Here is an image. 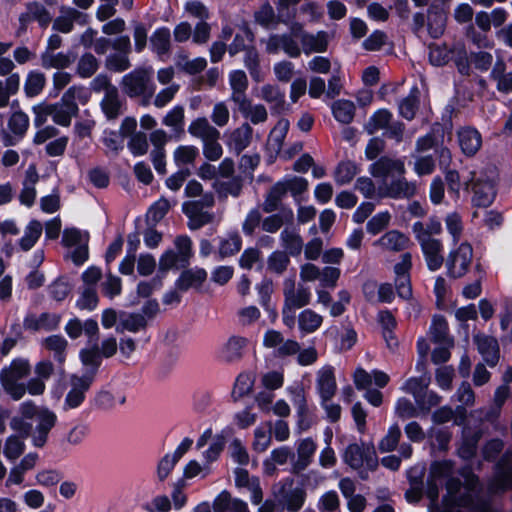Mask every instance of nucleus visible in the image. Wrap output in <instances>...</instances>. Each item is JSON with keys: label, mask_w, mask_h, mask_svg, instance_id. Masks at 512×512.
I'll return each instance as SVG.
<instances>
[{"label": "nucleus", "mask_w": 512, "mask_h": 512, "mask_svg": "<svg viewBox=\"0 0 512 512\" xmlns=\"http://www.w3.org/2000/svg\"><path fill=\"white\" fill-rule=\"evenodd\" d=\"M244 63L252 79L257 82L261 81L259 55L254 46H248L245 50Z\"/></svg>", "instance_id": "nucleus-54"}, {"label": "nucleus", "mask_w": 512, "mask_h": 512, "mask_svg": "<svg viewBox=\"0 0 512 512\" xmlns=\"http://www.w3.org/2000/svg\"><path fill=\"white\" fill-rule=\"evenodd\" d=\"M289 130V121L280 120L270 132L268 141L265 145V155L267 164H273L281 152L284 140Z\"/></svg>", "instance_id": "nucleus-6"}, {"label": "nucleus", "mask_w": 512, "mask_h": 512, "mask_svg": "<svg viewBox=\"0 0 512 512\" xmlns=\"http://www.w3.org/2000/svg\"><path fill=\"white\" fill-rule=\"evenodd\" d=\"M176 252L180 257V268H186L190 263L192 257V241L187 235H180L175 238Z\"/></svg>", "instance_id": "nucleus-48"}, {"label": "nucleus", "mask_w": 512, "mask_h": 512, "mask_svg": "<svg viewBox=\"0 0 512 512\" xmlns=\"http://www.w3.org/2000/svg\"><path fill=\"white\" fill-rule=\"evenodd\" d=\"M242 248V238L238 231L229 234V238H221L219 243L220 260L237 254Z\"/></svg>", "instance_id": "nucleus-35"}, {"label": "nucleus", "mask_w": 512, "mask_h": 512, "mask_svg": "<svg viewBox=\"0 0 512 512\" xmlns=\"http://www.w3.org/2000/svg\"><path fill=\"white\" fill-rule=\"evenodd\" d=\"M473 248L470 243L463 242L456 251H452L447 259V275L450 278H461L469 269L472 261Z\"/></svg>", "instance_id": "nucleus-4"}, {"label": "nucleus", "mask_w": 512, "mask_h": 512, "mask_svg": "<svg viewBox=\"0 0 512 512\" xmlns=\"http://www.w3.org/2000/svg\"><path fill=\"white\" fill-rule=\"evenodd\" d=\"M80 359L83 365L86 367L82 377L91 378L94 382L95 377L102 364V357L99 352V348L95 346L92 349H82L80 351Z\"/></svg>", "instance_id": "nucleus-20"}, {"label": "nucleus", "mask_w": 512, "mask_h": 512, "mask_svg": "<svg viewBox=\"0 0 512 512\" xmlns=\"http://www.w3.org/2000/svg\"><path fill=\"white\" fill-rule=\"evenodd\" d=\"M188 132L193 137L201 138L203 141L207 138H218L219 131L211 126L205 117H199L191 122Z\"/></svg>", "instance_id": "nucleus-32"}, {"label": "nucleus", "mask_w": 512, "mask_h": 512, "mask_svg": "<svg viewBox=\"0 0 512 512\" xmlns=\"http://www.w3.org/2000/svg\"><path fill=\"white\" fill-rule=\"evenodd\" d=\"M364 447L357 443H350L343 454L344 462L352 469H360L363 466Z\"/></svg>", "instance_id": "nucleus-50"}, {"label": "nucleus", "mask_w": 512, "mask_h": 512, "mask_svg": "<svg viewBox=\"0 0 512 512\" xmlns=\"http://www.w3.org/2000/svg\"><path fill=\"white\" fill-rule=\"evenodd\" d=\"M474 342L485 363L491 368L495 367L500 359V348L497 339L493 336L477 334L474 336Z\"/></svg>", "instance_id": "nucleus-9"}, {"label": "nucleus", "mask_w": 512, "mask_h": 512, "mask_svg": "<svg viewBox=\"0 0 512 512\" xmlns=\"http://www.w3.org/2000/svg\"><path fill=\"white\" fill-rule=\"evenodd\" d=\"M148 321L144 315L136 312L127 313L124 311L120 312V321L116 325V331L123 333L124 331L138 333L141 330L146 329Z\"/></svg>", "instance_id": "nucleus-17"}, {"label": "nucleus", "mask_w": 512, "mask_h": 512, "mask_svg": "<svg viewBox=\"0 0 512 512\" xmlns=\"http://www.w3.org/2000/svg\"><path fill=\"white\" fill-rule=\"evenodd\" d=\"M428 383L422 377H410L405 382V390L414 396L417 403L424 399Z\"/></svg>", "instance_id": "nucleus-61"}, {"label": "nucleus", "mask_w": 512, "mask_h": 512, "mask_svg": "<svg viewBox=\"0 0 512 512\" xmlns=\"http://www.w3.org/2000/svg\"><path fill=\"white\" fill-rule=\"evenodd\" d=\"M46 84V78L44 73L36 70H32L28 73L25 84L24 91L27 97L32 98L38 96Z\"/></svg>", "instance_id": "nucleus-37"}, {"label": "nucleus", "mask_w": 512, "mask_h": 512, "mask_svg": "<svg viewBox=\"0 0 512 512\" xmlns=\"http://www.w3.org/2000/svg\"><path fill=\"white\" fill-rule=\"evenodd\" d=\"M480 432L463 431L461 444L457 449L459 458L465 461L472 460L477 454Z\"/></svg>", "instance_id": "nucleus-24"}, {"label": "nucleus", "mask_w": 512, "mask_h": 512, "mask_svg": "<svg viewBox=\"0 0 512 512\" xmlns=\"http://www.w3.org/2000/svg\"><path fill=\"white\" fill-rule=\"evenodd\" d=\"M456 113V109L453 104H447L441 112L442 123H434L432 130L434 133L441 132V138L443 139L444 134H452L453 131V115Z\"/></svg>", "instance_id": "nucleus-43"}, {"label": "nucleus", "mask_w": 512, "mask_h": 512, "mask_svg": "<svg viewBox=\"0 0 512 512\" xmlns=\"http://www.w3.org/2000/svg\"><path fill=\"white\" fill-rule=\"evenodd\" d=\"M358 172V166L354 161H341L335 170V180L339 185L349 184Z\"/></svg>", "instance_id": "nucleus-44"}, {"label": "nucleus", "mask_w": 512, "mask_h": 512, "mask_svg": "<svg viewBox=\"0 0 512 512\" xmlns=\"http://www.w3.org/2000/svg\"><path fill=\"white\" fill-rule=\"evenodd\" d=\"M317 445L312 438L303 439L297 448L298 459L292 465V473L299 474L311 463L312 456L316 452Z\"/></svg>", "instance_id": "nucleus-18"}, {"label": "nucleus", "mask_w": 512, "mask_h": 512, "mask_svg": "<svg viewBox=\"0 0 512 512\" xmlns=\"http://www.w3.org/2000/svg\"><path fill=\"white\" fill-rule=\"evenodd\" d=\"M151 49L159 57L167 55L171 49V33L166 26L158 27L150 37Z\"/></svg>", "instance_id": "nucleus-25"}, {"label": "nucleus", "mask_w": 512, "mask_h": 512, "mask_svg": "<svg viewBox=\"0 0 512 512\" xmlns=\"http://www.w3.org/2000/svg\"><path fill=\"white\" fill-rule=\"evenodd\" d=\"M355 105L351 100L339 99L332 103V115L336 121L342 124H349L355 115Z\"/></svg>", "instance_id": "nucleus-29"}, {"label": "nucleus", "mask_w": 512, "mask_h": 512, "mask_svg": "<svg viewBox=\"0 0 512 512\" xmlns=\"http://www.w3.org/2000/svg\"><path fill=\"white\" fill-rule=\"evenodd\" d=\"M26 11L19 15V24L22 31H26L28 24L37 21L42 28H46L52 21L49 11L38 1H31L25 5Z\"/></svg>", "instance_id": "nucleus-7"}, {"label": "nucleus", "mask_w": 512, "mask_h": 512, "mask_svg": "<svg viewBox=\"0 0 512 512\" xmlns=\"http://www.w3.org/2000/svg\"><path fill=\"white\" fill-rule=\"evenodd\" d=\"M303 52L309 55L312 52L323 53L328 48V35L325 31H318L316 35L305 34L302 37Z\"/></svg>", "instance_id": "nucleus-26"}, {"label": "nucleus", "mask_w": 512, "mask_h": 512, "mask_svg": "<svg viewBox=\"0 0 512 512\" xmlns=\"http://www.w3.org/2000/svg\"><path fill=\"white\" fill-rule=\"evenodd\" d=\"M73 285L66 276H59L48 286L49 296L57 301H64L71 293Z\"/></svg>", "instance_id": "nucleus-36"}, {"label": "nucleus", "mask_w": 512, "mask_h": 512, "mask_svg": "<svg viewBox=\"0 0 512 512\" xmlns=\"http://www.w3.org/2000/svg\"><path fill=\"white\" fill-rule=\"evenodd\" d=\"M252 135L253 128L247 122L243 123L231 133L230 140L237 154H240L250 145Z\"/></svg>", "instance_id": "nucleus-33"}, {"label": "nucleus", "mask_w": 512, "mask_h": 512, "mask_svg": "<svg viewBox=\"0 0 512 512\" xmlns=\"http://www.w3.org/2000/svg\"><path fill=\"white\" fill-rule=\"evenodd\" d=\"M317 389L323 402H328L334 397L337 391V383L333 366H325L319 371Z\"/></svg>", "instance_id": "nucleus-13"}, {"label": "nucleus", "mask_w": 512, "mask_h": 512, "mask_svg": "<svg viewBox=\"0 0 512 512\" xmlns=\"http://www.w3.org/2000/svg\"><path fill=\"white\" fill-rule=\"evenodd\" d=\"M25 443L17 435H10L4 445L3 454L8 460H16L19 458L25 451Z\"/></svg>", "instance_id": "nucleus-51"}, {"label": "nucleus", "mask_w": 512, "mask_h": 512, "mask_svg": "<svg viewBox=\"0 0 512 512\" xmlns=\"http://www.w3.org/2000/svg\"><path fill=\"white\" fill-rule=\"evenodd\" d=\"M100 106L108 120L116 119L120 115L122 103L119 99V93L116 87L106 91Z\"/></svg>", "instance_id": "nucleus-27"}, {"label": "nucleus", "mask_w": 512, "mask_h": 512, "mask_svg": "<svg viewBox=\"0 0 512 512\" xmlns=\"http://www.w3.org/2000/svg\"><path fill=\"white\" fill-rule=\"evenodd\" d=\"M447 24V14L443 7L431 4L427 11V30L433 39L443 36Z\"/></svg>", "instance_id": "nucleus-12"}, {"label": "nucleus", "mask_w": 512, "mask_h": 512, "mask_svg": "<svg viewBox=\"0 0 512 512\" xmlns=\"http://www.w3.org/2000/svg\"><path fill=\"white\" fill-rule=\"evenodd\" d=\"M152 67H137L122 78V89L129 98L142 97V104L148 105L156 85Z\"/></svg>", "instance_id": "nucleus-1"}, {"label": "nucleus", "mask_w": 512, "mask_h": 512, "mask_svg": "<svg viewBox=\"0 0 512 512\" xmlns=\"http://www.w3.org/2000/svg\"><path fill=\"white\" fill-rule=\"evenodd\" d=\"M322 322V316L311 309L303 310L298 316L299 329L306 334L315 332Z\"/></svg>", "instance_id": "nucleus-38"}, {"label": "nucleus", "mask_w": 512, "mask_h": 512, "mask_svg": "<svg viewBox=\"0 0 512 512\" xmlns=\"http://www.w3.org/2000/svg\"><path fill=\"white\" fill-rule=\"evenodd\" d=\"M0 382L4 390L11 396L15 401L20 400L26 393V386L23 383H19L16 379L5 378L4 375H0Z\"/></svg>", "instance_id": "nucleus-62"}, {"label": "nucleus", "mask_w": 512, "mask_h": 512, "mask_svg": "<svg viewBox=\"0 0 512 512\" xmlns=\"http://www.w3.org/2000/svg\"><path fill=\"white\" fill-rule=\"evenodd\" d=\"M283 246L288 256L297 257L301 254L303 240L299 234L284 229L280 234Z\"/></svg>", "instance_id": "nucleus-45"}, {"label": "nucleus", "mask_w": 512, "mask_h": 512, "mask_svg": "<svg viewBox=\"0 0 512 512\" xmlns=\"http://www.w3.org/2000/svg\"><path fill=\"white\" fill-rule=\"evenodd\" d=\"M8 128L18 139L24 138L29 128V117L22 110L12 113L8 120Z\"/></svg>", "instance_id": "nucleus-41"}, {"label": "nucleus", "mask_w": 512, "mask_h": 512, "mask_svg": "<svg viewBox=\"0 0 512 512\" xmlns=\"http://www.w3.org/2000/svg\"><path fill=\"white\" fill-rule=\"evenodd\" d=\"M292 402L293 405L296 407L298 427L302 431L310 429V427L313 424V421L309 412V407L303 388H299L294 392Z\"/></svg>", "instance_id": "nucleus-16"}, {"label": "nucleus", "mask_w": 512, "mask_h": 512, "mask_svg": "<svg viewBox=\"0 0 512 512\" xmlns=\"http://www.w3.org/2000/svg\"><path fill=\"white\" fill-rule=\"evenodd\" d=\"M383 238L386 240V243L382 244L393 251H402L408 244V238L397 230L387 232Z\"/></svg>", "instance_id": "nucleus-64"}, {"label": "nucleus", "mask_w": 512, "mask_h": 512, "mask_svg": "<svg viewBox=\"0 0 512 512\" xmlns=\"http://www.w3.org/2000/svg\"><path fill=\"white\" fill-rule=\"evenodd\" d=\"M460 149L466 157H473L482 146V135L473 126H463L457 131Z\"/></svg>", "instance_id": "nucleus-8"}, {"label": "nucleus", "mask_w": 512, "mask_h": 512, "mask_svg": "<svg viewBox=\"0 0 512 512\" xmlns=\"http://www.w3.org/2000/svg\"><path fill=\"white\" fill-rule=\"evenodd\" d=\"M99 68V62L97 58L89 53H84L77 64L76 73L79 77L86 79L93 76Z\"/></svg>", "instance_id": "nucleus-46"}, {"label": "nucleus", "mask_w": 512, "mask_h": 512, "mask_svg": "<svg viewBox=\"0 0 512 512\" xmlns=\"http://www.w3.org/2000/svg\"><path fill=\"white\" fill-rule=\"evenodd\" d=\"M503 449L504 441L502 439L497 437L489 439L484 443L481 449L482 458L486 462L493 463L498 459Z\"/></svg>", "instance_id": "nucleus-49"}, {"label": "nucleus", "mask_w": 512, "mask_h": 512, "mask_svg": "<svg viewBox=\"0 0 512 512\" xmlns=\"http://www.w3.org/2000/svg\"><path fill=\"white\" fill-rule=\"evenodd\" d=\"M254 19L256 23L265 28L278 23L275 11L269 2L263 3L259 10L255 11Z\"/></svg>", "instance_id": "nucleus-55"}, {"label": "nucleus", "mask_w": 512, "mask_h": 512, "mask_svg": "<svg viewBox=\"0 0 512 512\" xmlns=\"http://www.w3.org/2000/svg\"><path fill=\"white\" fill-rule=\"evenodd\" d=\"M390 219L391 215L388 211L375 214L366 224L367 232L372 235L381 233L388 226Z\"/></svg>", "instance_id": "nucleus-60"}, {"label": "nucleus", "mask_w": 512, "mask_h": 512, "mask_svg": "<svg viewBox=\"0 0 512 512\" xmlns=\"http://www.w3.org/2000/svg\"><path fill=\"white\" fill-rule=\"evenodd\" d=\"M416 192V187L413 183H409L404 177L392 180L386 187L384 195L392 199H400L403 197H412Z\"/></svg>", "instance_id": "nucleus-28"}, {"label": "nucleus", "mask_w": 512, "mask_h": 512, "mask_svg": "<svg viewBox=\"0 0 512 512\" xmlns=\"http://www.w3.org/2000/svg\"><path fill=\"white\" fill-rule=\"evenodd\" d=\"M290 264V258L285 251H273L267 260V268L276 274H282Z\"/></svg>", "instance_id": "nucleus-52"}, {"label": "nucleus", "mask_w": 512, "mask_h": 512, "mask_svg": "<svg viewBox=\"0 0 512 512\" xmlns=\"http://www.w3.org/2000/svg\"><path fill=\"white\" fill-rule=\"evenodd\" d=\"M496 189L489 181H477L473 187L472 205L477 208H487L495 200Z\"/></svg>", "instance_id": "nucleus-15"}, {"label": "nucleus", "mask_w": 512, "mask_h": 512, "mask_svg": "<svg viewBox=\"0 0 512 512\" xmlns=\"http://www.w3.org/2000/svg\"><path fill=\"white\" fill-rule=\"evenodd\" d=\"M308 480L309 476L307 474H301V487H295L283 495L286 509L289 512H298L303 507L306 500V491L303 486Z\"/></svg>", "instance_id": "nucleus-21"}, {"label": "nucleus", "mask_w": 512, "mask_h": 512, "mask_svg": "<svg viewBox=\"0 0 512 512\" xmlns=\"http://www.w3.org/2000/svg\"><path fill=\"white\" fill-rule=\"evenodd\" d=\"M199 155V150L193 145H181L174 151V161L177 166L192 164Z\"/></svg>", "instance_id": "nucleus-53"}, {"label": "nucleus", "mask_w": 512, "mask_h": 512, "mask_svg": "<svg viewBox=\"0 0 512 512\" xmlns=\"http://www.w3.org/2000/svg\"><path fill=\"white\" fill-rule=\"evenodd\" d=\"M421 249L430 271L441 268L444 258L441 255L443 245L440 240L429 238L421 242Z\"/></svg>", "instance_id": "nucleus-14"}, {"label": "nucleus", "mask_w": 512, "mask_h": 512, "mask_svg": "<svg viewBox=\"0 0 512 512\" xmlns=\"http://www.w3.org/2000/svg\"><path fill=\"white\" fill-rule=\"evenodd\" d=\"M93 384L91 378L82 377L77 374L70 376V390L64 400L65 409H75L82 405L86 398V392Z\"/></svg>", "instance_id": "nucleus-5"}, {"label": "nucleus", "mask_w": 512, "mask_h": 512, "mask_svg": "<svg viewBox=\"0 0 512 512\" xmlns=\"http://www.w3.org/2000/svg\"><path fill=\"white\" fill-rule=\"evenodd\" d=\"M430 331L434 343L442 344L449 342L451 345L453 344V340L448 338L449 326L443 315L435 314L433 316Z\"/></svg>", "instance_id": "nucleus-34"}, {"label": "nucleus", "mask_w": 512, "mask_h": 512, "mask_svg": "<svg viewBox=\"0 0 512 512\" xmlns=\"http://www.w3.org/2000/svg\"><path fill=\"white\" fill-rule=\"evenodd\" d=\"M464 487L466 491L454 497V506L466 508L471 512H489L490 500L480 494L479 477L475 473L469 472L465 477Z\"/></svg>", "instance_id": "nucleus-2"}, {"label": "nucleus", "mask_w": 512, "mask_h": 512, "mask_svg": "<svg viewBox=\"0 0 512 512\" xmlns=\"http://www.w3.org/2000/svg\"><path fill=\"white\" fill-rule=\"evenodd\" d=\"M420 105V90L414 84L406 97L399 103V114L406 120H413Z\"/></svg>", "instance_id": "nucleus-22"}, {"label": "nucleus", "mask_w": 512, "mask_h": 512, "mask_svg": "<svg viewBox=\"0 0 512 512\" xmlns=\"http://www.w3.org/2000/svg\"><path fill=\"white\" fill-rule=\"evenodd\" d=\"M453 463L451 460H436L431 463L429 477L436 480L447 478L451 475Z\"/></svg>", "instance_id": "nucleus-63"}, {"label": "nucleus", "mask_w": 512, "mask_h": 512, "mask_svg": "<svg viewBox=\"0 0 512 512\" xmlns=\"http://www.w3.org/2000/svg\"><path fill=\"white\" fill-rule=\"evenodd\" d=\"M62 15L55 18L52 29L61 33H70L74 28V20L85 18V13L72 7L62 6L60 8Z\"/></svg>", "instance_id": "nucleus-19"}, {"label": "nucleus", "mask_w": 512, "mask_h": 512, "mask_svg": "<svg viewBox=\"0 0 512 512\" xmlns=\"http://www.w3.org/2000/svg\"><path fill=\"white\" fill-rule=\"evenodd\" d=\"M116 403L115 397L113 393L105 388L99 390L93 400L91 401V405L93 408L108 411L114 408Z\"/></svg>", "instance_id": "nucleus-59"}, {"label": "nucleus", "mask_w": 512, "mask_h": 512, "mask_svg": "<svg viewBox=\"0 0 512 512\" xmlns=\"http://www.w3.org/2000/svg\"><path fill=\"white\" fill-rule=\"evenodd\" d=\"M247 346V339L241 336H231L221 350V358L227 363L242 358L243 349Z\"/></svg>", "instance_id": "nucleus-23"}, {"label": "nucleus", "mask_w": 512, "mask_h": 512, "mask_svg": "<svg viewBox=\"0 0 512 512\" xmlns=\"http://www.w3.org/2000/svg\"><path fill=\"white\" fill-rule=\"evenodd\" d=\"M491 495L501 496L512 491V450L507 449L495 462L492 477L487 482Z\"/></svg>", "instance_id": "nucleus-3"}, {"label": "nucleus", "mask_w": 512, "mask_h": 512, "mask_svg": "<svg viewBox=\"0 0 512 512\" xmlns=\"http://www.w3.org/2000/svg\"><path fill=\"white\" fill-rule=\"evenodd\" d=\"M378 321L383 329V336L389 343L390 339H395L394 329L397 326L396 319L390 310H382L378 313Z\"/></svg>", "instance_id": "nucleus-58"}, {"label": "nucleus", "mask_w": 512, "mask_h": 512, "mask_svg": "<svg viewBox=\"0 0 512 512\" xmlns=\"http://www.w3.org/2000/svg\"><path fill=\"white\" fill-rule=\"evenodd\" d=\"M175 281V288L180 292H186L190 288L198 289L207 279V272L204 268H183Z\"/></svg>", "instance_id": "nucleus-11"}, {"label": "nucleus", "mask_w": 512, "mask_h": 512, "mask_svg": "<svg viewBox=\"0 0 512 512\" xmlns=\"http://www.w3.org/2000/svg\"><path fill=\"white\" fill-rule=\"evenodd\" d=\"M401 437V429L397 423L388 428L387 434L380 440L378 449L381 453L394 451Z\"/></svg>", "instance_id": "nucleus-47"}, {"label": "nucleus", "mask_w": 512, "mask_h": 512, "mask_svg": "<svg viewBox=\"0 0 512 512\" xmlns=\"http://www.w3.org/2000/svg\"><path fill=\"white\" fill-rule=\"evenodd\" d=\"M369 172L375 178H386L393 173L402 176L405 173V166L399 159L380 156L370 165Z\"/></svg>", "instance_id": "nucleus-10"}, {"label": "nucleus", "mask_w": 512, "mask_h": 512, "mask_svg": "<svg viewBox=\"0 0 512 512\" xmlns=\"http://www.w3.org/2000/svg\"><path fill=\"white\" fill-rule=\"evenodd\" d=\"M286 195V188H284L283 181H277L271 186L265 196L262 209L265 213H272L278 209L283 197Z\"/></svg>", "instance_id": "nucleus-31"}, {"label": "nucleus", "mask_w": 512, "mask_h": 512, "mask_svg": "<svg viewBox=\"0 0 512 512\" xmlns=\"http://www.w3.org/2000/svg\"><path fill=\"white\" fill-rule=\"evenodd\" d=\"M99 303L95 287H87L76 301V307L80 310L93 311Z\"/></svg>", "instance_id": "nucleus-57"}, {"label": "nucleus", "mask_w": 512, "mask_h": 512, "mask_svg": "<svg viewBox=\"0 0 512 512\" xmlns=\"http://www.w3.org/2000/svg\"><path fill=\"white\" fill-rule=\"evenodd\" d=\"M42 230L41 222L32 219L26 226L24 235L18 241L21 250L29 251L32 249L41 237Z\"/></svg>", "instance_id": "nucleus-30"}, {"label": "nucleus", "mask_w": 512, "mask_h": 512, "mask_svg": "<svg viewBox=\"0 0 512 512\" xmlns=\"http://www.w3.org/2000/svg\"><path fill=\"white\" fill-rule=\"evenodd\" d=\"M31 366L29 361L22 358L13 359L8 368H3L0 375H4L9 379H22L29 375Z\"/></svg>", "instance_id": "nucleus-40"}, {"label": "nucleus", "mask_w": 512, "mask_h": 512, "mask_svg": "<svg viewBox=\"0 0 512 512\" xmlns=\"http://www.w3.org/2000/svg\"><path fill=\"white\" fill-rule=\"evenodd\" d=\"M73 59L63 52L51 54L45 51L41 54V65L45 69L56 68L65 69L71 65Z\"/></svg>", "instance_id": "nucleus-42"}, {"label": "nucleus", "mask_w": 512, "mask_h": 512, "mask_svg": "<svg viewBox=\"0 0 512 512\" xmlns=\"http://www.w3.org/2000/svg\"><path fill=\"white\" fill-rule=\"evenodd\" d=\"M170 210V203L165 197L155 201L146 212V223L157 226Z\"/></svg>", "instance_id": "nucleus-39"}, {"label": "nucleus", "mask_w": 512, "mask_h": 512, "mask_svg": "<svg viewBox=\"0 0 512 512\" xmlns=\"http://www.w3.org/2000/svg\"><path fill=\"white\" fill-rule=\"evenodd\" d=\"M128 149L134 157L143 156L148 152L149 144L144 132L133 134L128 141Z\"/></svg>", "instance_id": "nucleus-56"}]
</instances>
